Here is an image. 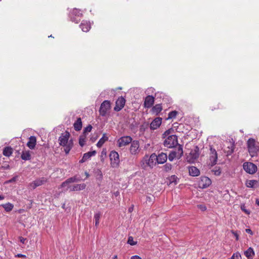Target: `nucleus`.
I'll return each mask as SVG.
<instances>
[{"mask_svg": "<svg viewBox=\"0 0 259 259\" xmlns=\"http://www.w3.org/2000/svg\"><path fill=\"white\" fill-rule=\"evenodd\" d=\"M170 134V130H168L164 132L163 136H168L164 141L163 145L168 148H172L178 145L177 136L176 135H169Z\"/></svg>", "mask_w": 259, "mask_h": 259, "instance_id": "f257e3e1", "label": "nucleus"}, {"mask_svg": "<svg viewBox=\"0 0 259 259\" xmlns=\"http://www.w3.org/2000/svg\"><path fill=\"white\" fill-rule=\"evenodd\" d=\"M183 155V146L179 144L177 150L171 151L168 156H167V158L170 161H172L175 158H177L178 159H180Z\"/></svg>", "mask_w": 259, "mask_h": 259, "instance_id": "f03ea898", "label": "nucleus"}, {"mask_svg": "<svg viewBox=\"0 0 259 259\" xmlns=\"http://www.w3.org/2000/svg\"><path fill=\"white\" fill-rule=\"evenodd\" d=\"M247 143L248 152L252 156H254L258 150V146L256 145L255 140L250 138L248 140Z\"/></svg>", "mask_w": 259, "mask_h": 259, "instance_id": "7ed1b4c3", "label": "nucleus"}, {"mask_svg": "<svg viewBox=\"0 0 259 259\" xmlns=\"http://www.w3.org/2000/svg\"><path fill=\"white\" fill-rule=\"evenodd\" d=\"M111 161V165L112 167H117L119 163V157L118 153L115 151H112L109 155Z\"/></svg>", "mask_w": 259, "mask_h": 259, "instance_id": "20e7f679", "label": "nucleus"}, {"mask_svg": "<svg viewBox=\"0 0 259 259\" xmlns=\"http://www.w3.org/2000/svg\"><path fill=\"white\" fill-rule=\"evenodd\" d=\"M110 107L111 106L110 101L108 100H105L101 104L99 109L100 114L102 116H105L108 111L110 110Z\"/></svg>", "mask_w": 259, "mask_h": 259, "instance_id": "39448f33", "label": "nucleus"}, {"mask_svg": "<svg viewBox=\"0 0 259 259\" xmlns=\"http://www.w3.org/2000/svg\"><path fill=\"white\" fill-rule=\"evenodd\" d=\"M47 181L48 179L46 178H39L29 183V187L32 189H34L37 187L44 185Z\"/></svg>", "mask_w": 259, "mask_h": 259, "instance_id": "423d86ee", "label": "nucleus"}, {"mask_svg": "<svg viewBox=\"0 0 259 259\" xmlns=\"http://www.w3.org/2000/svg\"><path fill=\"white\" fill-rule=\"evenodd\" d=\"M243 166L244 170L250 174H253L257 170V166L251 162H245Z\"/></svg>", "mask_w": 259, "mask_h": 259, "instance_id": "0eeeda50", "label": "nucleus"}, {"mask_svg": "<svg viewBox=\"0 0 259 259\" xmlns=\"http://www.w3.org/2000/svg\"><path fill=\"white\" fill-rule=\"evenodd\" d=\"M218 160V154L215 149L211 146L210 147L209 163V164L213 166L217 163Z\"/></svg>", "mask_w": 259, "mask_h": 259, "instance_id": "6e6552de", "label": "nucleus"}, {"mask_svg": "<svg viewBox=\"0 0 259 259\" xmlns=\"http://www.w3.org/2000/svg\"><path fill=\"white\" fill-rule=\"evenodd\" d=\"M132 138L130 136H123L120 138L117 141V145L119 147H122L128 145L132 142Z\"/></svg>", "mask_w": 259, "mask_h": 259, "instance_id": "1a4fd4ad", "label": "nucleus"}, {"mask_svg": "<svg viewBox=\"0 0 259 259\" xmlns=\"http://www.w3.org/2000/svg\"><path fill=\"white\" fill-rule=\"evenodd\" d=\"M140 144L139 142L137 140H134L131 143L130 148V153L132 155H137L140 152Z\"/></svg>", "mask_w": 259, "mask_h": 259, "instance_id": "9d476101", "label": "nucleus"}, {"mask_svg": "<svg viewBox=\"0 0 259 259\" xmlns=\"http://www.w3.org/2000/svg\"><path fill=\"white\" fill-rule=\"evenodd\" d=\"M70 134L69 132L66 131L65 133H62L59 138V143L60 145L65 146L69 142V138Z\"/></svg>", "mask_w": 259, "mask_h": 259, "instance_id": "9b49d317", "label": "nucleus"}, {"mask_svg": "<svg viewBox=\"0 0 259 259\" xmlns=\"http://www.w3.org/2000/svg\"><path fill=\"white\" fill-rule=\"evenodd\" d=\"M81 16L82 14L80 13V11L79 10L74 9L71 13V20L72 22H74L75 23H78Z\"/></svg>", "mask_w": 259, "mask_h": 259, "instance_id": "f8f14e48", "label": "nucleus"}, {"mask_svg": "<svg viewBox=\"0 0 259 259\" xmlns=\"http://www.w3.org/2000/svg\"><path fill=\"white\" fill-rule=\"evenodd\" d=\"M211 184V180L207 177H202L198 182L199 187L205 188L209 186Z\"/></svg>", "mask_w": 259, "mask_h": 259, "instance_id": "ddd939ff", "label": "nucleus"}, {"mask_svg": "<svg viewBox=\"0 0 259 259\" xmlns=\"http://www.w3.org/2000/svg\"><path fill=\"white\" fill-rule=\"evenodd\" d=\"M125 103V100L122 97L119 98L116 101L115 106L114 110L116 111L121 110L124 107Z\"/></svg>", "mask_w": 259, "mask_h": 259, "instance_id": "4468645a", "label": "nucleus"}, {"mask_svg": "<svg viewBox=\"0 0 259 259\" xmlns=\"http://www.w3.org/2000/svg\"><path fill=\"white\" fill-rule=\"evenodd\" d=\"M162 122V118L160 117L155 118L150 123V128L152 130H154L158 128Z\"/></svg>", "mask_w": 259, "mask_h": 259, "instance_id": "2eb2a0df", "label": "nucleus"}, {"mask_svg": "<svg viewBox=\"0 0 259 259\" xmlns=\"http://www.w3.org/2000/svg\"><path fill=\"white\" fill-rule=\"evenodd\" d=\"M154 103V98L152 96L149 95L145 99L144 106L146 108H149L152 106Z\"/></svg>", "mask_w": 259, "mask_h": 259, "instance_id": "dca6fc26", "label": "nucleus"}, {"mask_svg": "<svg viewBox=\"0 0 259 259\" xmlns=\"http://www.w3.org/2000/svg\"><path fill=\"white\" fill-rule=\"evenodd\" d=\"M155 158H156L158 163L163 164L166 161L167 159V155L166 154L162 152L158 154V155L156 156Z\"/></svg>", "mask_w": 259, "mask_h": 259, "instance_id": "f3484780", "label": "nucleus"}, {"mask_svg": "<svg viewBox=\"0 0 259 259\" xmlns=\"http://www.w3.org/2000/svg\"><path fill=\"white\" fill-rule=\"evenodd\" d=\"M36 144V138L35 136H30L27 143V146L30 149H33Z\"/></svg>", "mask_w": 259, "mask_h": 259, "instance_id": "a211bd4d", "label": "nucleus"}, {"mask_svg": "<svg viewBox=\"0 0 259 259\" xmlns=\"http://www.w3.org/2000/svg\"><path fill=\"white\" fill-rule=\"evenodd\" d=\"M96 153L95 151L88 152L83 154L82 159L79 161L80 163H83L89 160L92 156L95 155Z\"/></svg>", "mask_w": 259, "mask_h": 259, "instance_id": "6ab92c4d", "label": "nucleus"}, {"mask_svg": "<svg viewBox=\"0 0 259 259\" xmlns=\"http://www.w3.org/2000/svg\"><path fill=\"white\" fill-rule=\"evenodd\" d=\"M234 146L235 145L233 143L231 142H228V146L224 149V151L227 155H230L233 153Z\"/></svg>", "mask_w": 259, "mask_h": 259, "instance_id": "aec40b11", "label": "nucleus"}, {"mask_svg": "<svg viewBox=\"0 0 259 259\" xmlns=\"http://www.w3.org/2000/svg\"><path fill=\"white\" fill-rule=\"evenodd\" d=\"M156 155L154 154H152L150 157H148V156H145L144 157V160L146 161L147 164L151 167L153 165L154 160L155 159Z\"/></svg>", "mask_w": 259, "mask_h": 259, "instance_id": "412c9836", "label": "nucleus"}, {"mask_svg": "<svg viewBox=\"0 0 259 259\" xmlns=\"http://www.w3.org/2000/svg\"><path fill=\"white\" fill-rule=\"evenodd\" d=\"M189 172L190 176L196 177L200 175L199 170L195 166H191L189 167Z\"/></svg>", "mask_w": 259, "mask_h": 259, "instance_id": "4be33fe9", "label": "nucleus"}, {"mask_svg": "<svg viewBox=\"0 0 259 259\" xmlns=\"http://www.w3.org/2000/svg\"><path fill=\"white\" fill-rule=\"evenodd\" d=\"M86 187V185L84 183L76 184L70 188V191H77L84 190Z\"/></svg>", "mask_w": 259, "mask_h": 259, "instance_id": "5701e85b", "label": "nucleus"}, {"mask_svg": "<svg viewBox=\"0 0 259 259\" xmlns=\"http://www.w3.org/2000/svg\"><path fill=\"white\" fill-rule=\"evenodd\" d=\"M79 26L84 32L89 31L91 28L90 23L87 21H82Z\"/></svg>", "mask_w": 259, "mask_h": 259, "instance_id": "b1692460", "label": "nucleus"}, {"mask_svg": "<svg viewBox=\"0 0 259 259\" xmlns=\"http://www.w3.org/2000/svg\"><path fill=\"white\" fill-rule=\"evenodd\" d=\"M244 255L248 259H252L255 255L253 248L251 247L248 248L244 251Z\"/></svg>", "mask_w": 259, "mask_h": 259, "instance_id": "393cba45", "label": "nucleus"}, {"mask_svg": "<svg viewBox=\"0 0 259 259\" xmlns=\"http://www.w3.org/2000/svg\"><path fill=\"white\" fill-rule=\"evenodd\" d=\"M82 126L81 119L80 117L77 118V120L73 124V127L75 131H79Z\"/></svg>", "mask_w": 259, "mask_h": 259, "instance_id": "a878e982", "label": "nucleus"}, {"mask_svg": "<svg viewBox=\"0 0 259 259\" xmlns=\"http://www.w3.org/2000/svg\"><path fill=\"white\" fill-rule=\"evenodd\" d=\"M162 110V105L161 104H158L154 106L152 108V112L153 113L158 115Z\"/></svg>", "mask_w": 259, "mask_h": 259, "instance_id": "bb28decb", "label": "nucleus"}, {"mask_svg": "<svg viewBox=\"0 0 259 259\" xmlns=\"http://www.w3.org/2000/svg\"><path fill=\"white\" fill-rule=\"evenodd\" d=\"M21 158L24 160H29L31 159V154L29 151H22Z\"/></svg>", "mask_w": 259, "mask_h": 259, "instance_id": "cd10ccee", "label": "nucleus"}, {"mask_svg": "<svg viewBox=\"0 0 259 259\" xmlns=\"http://www.w3.org/2000/svg\"><path fill=\"white\" fill-rule=\"evenodd\" d=\"M13 153V149L10 147H6L3 149V154L4 155L9 157Z\"/></svg>", "mask_w": 259, "mask_h": 259, "instance_id": "c85d7f7f", "label": "nucleus"}, {"mask_svg": "<svg viewBox=\"0 0 259 259\" xmlns=\"http://www.w3.org/2000/svg\"><path fill=\"white\" fill-rule=\"evenodd\" d=\"M108 140V138L106 136V135L103 134V137L99 140L97 144V146L99 148L102 147L104 143Z\"/></svg>", "mask_w": 259, "mask_h": 259, "instance_id": "c756f323", "label": "nucleus"}, {"mask_svg": "<svg viewBox=\"0 0 259 259\" xmlns=\"http://www.w3.org/2000/svg\"><path fill=\"white\" fill-rule=\"evenodd\" d=\"M1 206H2L7 212H10L13 209L14 205L10 202H8L6 204H2Z\"/></svg>", "mask_w": 259, "mask_h": 259, "instance_id": "7c9ffc66", "label": "nucleus"}, {"mask_svg": "<svg viewBox=\"0 0 259 259\" xmlns=\"http://www.w3.org/2000/svg\"><path fill=\"white\" fill-rule=\"evenodd\" d=\"M87 136L85 134H82L80 136L79 139V144L81 147H83L85 143V139Z\"/></svg>", "mask_w": 259, "mask_h": 259, "instance_id": "2f4dec72", "label": "nucleus"}, {"mask_svg": "<svg viewBox=\"0 0 259 259\" xmlns=\"http://www.w3.org/2000/svg\"><path fill=\"white\" fill-rule=\"evenodd\" d=\"M73 143L71 141H69V142L65 145V148H64V151L66 153V154L69 153V151H70L72 147Z\"/></svg>", "mask_w": 259, "mask_h": 259, "instance_id": "473e14b6", "label": "nucleus"}, {"mask_svg": "<svg viewBox=\"0 0 259 259\" xmlns=\"http://www.w3.org/2000/svg\"><path fill=\"white\" fill-rule=\"evenodd\" d=\"M101 215V214L100 212H97L94 214V219L95 220V226L96 227H97L99 224Z\"/></svg>", "mask_w": 259, "mask_h": 259, "instance_id": "72a5a7b5", "label": "nucleus"}, {"mask_svg": "<svg viewBox=\"0 0 259 259\" xmlns=\"http://www.w3.org/2000/svg\"><path fill=\"white\" fill-rule=\"evenodd\" d=\"M178 112L177 111H172L168 113V117L166 118L167 120L175 118L178 114Z\"/></svg>", "mask_w": 259, "mask_h": 259, "instance_id": "f704fd0d", "label": "nucleus"}, {"mask_svg": "<svg viewBox=\"0 0 259 259\" xmlns=\"http://www.w3.org/2000/svg\"><path fill=\"white\" fill-rule=\"evenodd\" d=\"M256 183L257 181L255 180H249L247 181L246 185L248 188H253Z\"/></svg>", "mask_w": 259, "mask_h": 259, "instance_id": "c9c22d12", "label": "nucleus"}, {"mask_svg": "<svg viewBox=\"0 0 259 259\" xmlns=\"http://www.w3.org/2000/svg\"><path fill=\"white\" fill-rule=\"evenodd\" d=\"M70 183L69 182L68 179H67L65 181H64V182H63L60 187H62V188H65V187H67V190L68 189V188H71L70 186Z\"/></svg>", "mask_w": 259, "mask_h": 259, "instance_id": "e433bc0d", "label": "nucleus"}, {"mask_svg": "<svg viewBox=\"0 0 259 259\" xmlns=\"http://www.w3.org/2000/svg\"><path fill=\"white\" fill-rule=\"evenodd\" d=\"M96 179L99 181L101 182L103 179V175L101 170H98L96 172Z\"/></svg>", "mask_w": 259, "mask_h": 259, "instance_id": "4c0bfd02", "label": "nucleus"}, {"mask_svg": "<svg viewBox=\"0 0 259 259\" xmlns=\"http://www.w3.org/2000/svg\"><path fill=\"white\" fill-rule=\"evenodd\" d=\"M69 182L71 183L74 182H78L80 181V179L77 176H74L68 179Z\"/></svg>", "mask_w": 259, "mask_h": 259, "instance_id": "58836bf2", "label": "nucleus"}, {"mask_svg": "<svg viewBox=\"0 0 259 259\" xmlns=\"http://www.w3.org/2000/svg\"><path fill=\"white\" fill-rule=\"evenodd\" d=\"M127 243L130 244L131 245H135L137 244V242L134 241L133 237L132 236H130L128 238Z\"/></svg>", "mask_w": 259, "mask_h": 259, "instance_id": "ea45409f", "label": "nucleus"}, {"mask_svg": "<svg viewBox=\"0 0 259 259\" xmlns=\"http://www.w3.org/2000/svg\"><path fill=\"white\" fill-rule=\"evenodd\" d=\"M93 127L91 124L88 125L83 130V134L87 135V133L90 132L92 131Z\"/></svg>", "mask_w": 259, "mask_h": 259, "instance_id": "a19ab883", "label": "nucleus"}, {"mask_svg": "<svg viewBox=\"0 0 259 259\" xmlns=\"http://www.w3.org/2000/svg\"><path fill=\"white\" fill-rule=\"evenodd\" d=\"M177 180H178V178L175 175L171 176L169 179L170 183H174L175 184H176L177 183Z\"/></svg>", "mask_w": 259, "mask_h": 259, "instance_id": "79ce46f5", "label": "nucleus"}, {"mask_svg": "<svg viewBox=\"0 0 259 259\" xmlns=\"http://www.w3.org/2000/svg\"><path fill=\"white\" fill-rule=\"evenodd\" d=\"M164 170L167 172L171 169L172 165L170 163H167L164 166Z\"/></svg>", "mask_w": 259, "mask_h": 259, "instance_id": "37998d69", "label": "nucleus"}, {"mask_svg": "<svg viewBox=\"0 0 259 259\" xmlns=\"http://www.w3.org/2000/svg\"><path fill=\"white\" fill-rule=\"evenodd\" d=\"M241 255L240 253L238 252H237L236 253H234L230 259H235V258L238 259V258H241Z\"/></svg>", "mask_w": 259, "mask_h": 259, "instance_id": "c03bdc74", "label": "nucleus"}, {"mask_svg": "<svg viewBox=\"0 0 259 259\" xmlns=\"http://www.w3.org/2000/svg\"><path fill=\"white\" fill-rule=\"evenodd\" d=\"M211 171L213 173L215 176H220L221 173V171L220 168H216L215 169H212Z\"/></svg>", "mask_w": 259, "mask_h": 259, "instance_id": "a18cd8bd", "label": "nucleus"}, {"mask_svg": "<svg viewBox=\"0 0 259 259\" xmlns=\"http://www.w3.org/2000/svg\"><path fill=\"white\" fill-rule=\"evenodd\" d=\"M241 209L246 214H250V211L246 209L245 204H242L241 205Z\"/></svg>", "mask_w": 259, "mask_h": 259, "instance_id": "49530a36", "label": "nucleus"}, {"mask_svg": "<svg viewBox=\"0 0 259 259\" xmlns=\"http://www.w3.org/2000/svg\"><path fill=\"white\" fill-rule=\"evenodd\" d=\"M197 207L202 211H205L206 209V207L204 205L199 204L197 205Z\"/></svg>", "mask_w": 259, "mask_h": 259, "instance_id": "de8ad7c7", "label": "nucleus"}, {"mask_svg": "<svg viewBox=\"0 0 259 259\" xmlns=\"http://www.w3.org/2000/svg\"><path fill=\"white\" fill-rule=\"evenodd\" d=\"M17 179V177H14L12 178L11 179H10V180H9L8 182V183H13L16 181Z\"/></svg>", "mask_w": 259, "mask_h": 259, "instance_id": "09e8293b", "label": "nucleus"}, {"mask_svg": "<svg viewBox=\"0 0 259 259\" xmlns=\"http://www.w3.org/2000/svg\"><path fill=\"white\" fill-rule=\"evenodd\" d=\"M245 232L249 234H250L251 235H253V232L252 231H251V230L250 229H246L245 230Z\"/></svg>", "mask_w": 259, "mask_h": 259, "instance_id": "8fccbe9b", "label": "nucleus"}, {"mask_svg": "<svg viewBox=\"0 0 259 259\" xmlns=\"http://www.w3.org/2000/svg\"><path fill=\"white\" fill-rule=\"evenodd\" d=\"M232 233L235 236V237L236 238V240H238V239H239V235H238V234L236 232H234V231H232Z\"/></svg>", "mask_w": 259, "mask_h": 259, "instance_id": "3c124183", "label": "nucleus"}, {"mask_svg": "<svg viewBox=\"0 0 259 259\" xmlns=\"http://www.w3.org/2000/svg\"><path fill=\"white\" fill-rule=\"evenodd\" d=\"M19 239H20V242H21L22 243H23V244H24V243H25V240H26V238H23V237H20L19 238Z\"/></svg>", "mask_w": 259, "mask_h": 259, "instance_id": "603ef678", "label": "nucleus"}, {"mask_svg": "<svg viewBox=\"0 0 259 259\" xmlns=\"http://www.w3.org/2000/svg\"><path fill=\"white\" fill-rule=\"evenodd\" d=\"M131 259H142L141 257L138 255H134L131 257Z\"/></svg>", "mask_w": 259, "mask_h": 259, "instance_id": "864d4df0", "label": "nucleus"}, {"mask_svg": "<svg viewBox=\"0 0 259 259\" xmlns=\"http://www.w3.org/2000/svg\"><path fill=\"white\" fill-rule=\"evenodd\" d=\"M3 168H4V169H10V166L9 165H6V166H2Z\"/></svg>", "mask_w": 259, "mask_h": 259, "instance_id": "5fc2aeb1", "label": "nucleus"}, {"mask_svg": "<svg viewBox=\"0 0 259 259\" xmlns=\"http://www.w3.org/2000/svg\"><path fill=\"white\" fill-rule=\"evenodd\" d=\"M17 256L19 257H25L26 255L22 254H18Z\"/></svg>", "mask_w": 259, "mask_h": 259, "instance_id": "6e6d98bb", "label": "nucleus"}, {"mask_svg": "<svg viewBox=\"0 0 259 259\" xmlns=\"http://www.w3.org/2000/svg\"><path fill=\"white\" fill-rule=\"evenodd\" d=\"M255 204L259 206V198H257L255 200Z\"/></svg>", "mask_w": 259, "mask_h": 259, "instance_id": "4d7b16f0", "label": "nucleus"}, {"mask_svg": "<svg viewBox=\"0 0 259 259\" xmlns=\"http://www.w3.org/2000/svg\"><path fill=\"white\" fill-rule=\"evenodd\" d=\"M96 139H97V137H96V138L92 137L91 138V140H92L93 142H94Z\"/></svg>", "mask_w": 259, "mask_h": 259, "instance_id": "13d9d810", "label": "nucleus"}, {"mask_svg": "<svg viewBox=\"0 0 259 259\" xmlns=\"http://www.w3.org/2000/svg\"><path fill=\"white\" fill-rule=\"evenodd\" d=\"M4 199V196L0 195V200Z\"/></svg>", "mask_w": 259, "mask_h": 259, "instance_id": "bf43d9fd", "label": "nucleus"}, {"mask_svg": "<svg viewBox=\"0 0 259 259\" xmlns=\"http://www.w3.org/2000/svg\"><path fill=\"white\" fill-rule=\"evenodd\" d=\"M119 194V192H118V191H117V192H116L115 193V195L116 196H117Z\"/></svg>", "mask_w": 259, "mask_h": 259, "instance_id": "052dcab7", "label": "nucleus"}, {"mask_svg": "<svg viewBox=\"0 0 259 259\" xmlns=\"http://www.w3.org/2000/svg\"><path fill=\"white\" fill-rule=\"evenodd\" d=\"M117 255H114L112 258V259H117Z\"/></svg>", "mask_w": 259, "mask_h": 259, "instance_id": "680f3d73", "label": "nucleus"}, {"mask_svg": "<svg viewBox=\"0 0 259 259\" xmlns=\"http://www.w3.org/2000/svg\"><path fill=\"white\" fill-rule=\"evenodd\" d=\"M85 175H86L87 177H89V173H88V172H85Z\"/></svg>", "mask_w": 259, "mask_h": 259, "instance_id": "e2e57ef3", "label": "nucleus"}, {"mask_svg": "<svg viewBox=\"0 0 259 259\" xmlns=\"http://www.w3.org/2000/svg\"><path fill=\"white\" fill-rule=\"evenodd\" d=\"M132 208H129V211H132Z\"/></svg>", "mask_w": 259, "mask_h": 259, "instance_id": "0e129e2a", "label": "nucleus"}, {"mask_svg": "<svg viewBox=\"0 0 259 259\" xmlns=\"http://www.w3.org/2000/svg\"><path fill=\"white\" fill-rule=\"evenodd\" d=\"M49 37H52V35H51L50 36H49Z\"/></svg>", "mask_w": 259, "mask_h": 259, "instance_id": "69168bd1", "label": "nucleus"}]
</instances>
